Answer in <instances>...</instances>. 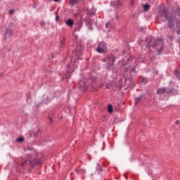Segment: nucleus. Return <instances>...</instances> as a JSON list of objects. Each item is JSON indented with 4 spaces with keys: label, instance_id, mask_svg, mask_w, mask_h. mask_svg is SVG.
Wrapping results in <instances>:
<instances>
[{
    "label": "nucleus",
    "instance_id": "1",
    "mask_svg": "<svg viewBox=\"0 0 180 180\" xmlns=\"http://www.w3.org/2000/svg\"><path fill=\"white\" fill-rule=\"evenodd\" d=\"M82 51H84V45H82L81 42H77L76 46L72 49V56L69 58L66 65V74L64 75L63 78L70 79V78H71V74L78 68V65H79V60H82L81 58Z\"/></svg>",
    "mask_w": 180,
    "mask_h": 180
},
{
    "label": "nucleus",
    "instance_id": "2",
    "mask_svg": "<svg viewBox=\"0 0 180 180\" xmlns=\"http://www.w3.org/2000/svg\"><path fill=\"white\" fill-rule=\"evenodd\" d=\"M157 18L162 22H167V27L170 30L174 29L176 26V34H180V18H178L174 13H169L168 8L165 6L160 8Z\"/></svg>",
    "mask_w": 180,
    "mask_h": 180
},
{
    "label": "nucleus",
    "instance_id": "3",
    "mask_svg": "<svg viewBox=\"0 0 180 180\" xmlns=\"http://www.w3.org/2000/svg\"><path fill=\"white\" fill-rule=\"evenodd\" d=\"M146 41L147 42L146 49H148V50H151V48L157 49V47L161 44L160 48L157 51V56L162 55V51H164V42H162V39L150 36L146 39Z\"/></svg>",
    "mask_w": 180,
    "mask_h": 180
},
{
    "label": "nucleus",
    "instance_id": "4",
    "mask_svg": "<svg viewBox=\"0 0 180 180\" xmlns=\"http://www.w3.org/2000/svg\"><path fill=\"white\" fill-rule=\"evenodd\" d=\"M27 156L30 159H27L22 162L21 167L25 168L26 165H30V168L27 169V172L31 174L33 172V168L36 167V165H41V158L39 157V155H35L34 158L30 154H27Z\"/></svg>",
    "mask_w": 180,
    "mask_h": 180
},
{
    "label": "nucleus",
    "instance_id": "5",
    "mask_svg": "<svg viewBox=\"0 0 180 180\" xmlns=\"http://www.w3.org/2000/svg\"><path fill=\"white\" fill-rule=\"evenodd\" d=\"M96 84V80L93 78H82L79 82L80 88H82L84 91H88V89H92Z\"/></svg>",
    "mask_w": 180,
    "mask_h": 180
},
{
    "label": "nucleus",
    "instance_id": "6",
    "mask_svg": "<svg viewBox=\"0 0 180 180\" xmlns=\"http://www.w3.org/2000/svg\"><path fill=\"white\" fill-rule=\"evenodd\" d=\"M97 53L100 54H106L108 51V45L105 41H99L96 48Z\"/></svg>",
    "mask_w": 180,
    "mask_h": 180
},
{
    "label": "nucleus",
    "instance_id": "7",
    "mask_svg": "<svg viewBox=\"0 0 180 180\" xmlns=\"http://www.w3.org/2000/svg\"><path fill=\"white\" fill-rule=\"evenodd\" d=\"M136 67H137V65H129V67L123 68L122 71L124 74H127V72H129L130 75L132 74L137 75L138 72L136 71Z\"/></svg>",
    "mask_w": 180,
    "mask_h": 180
},
{
    "label": "nucleus",
    "instance_id": "8",
    "mask_svg": "<svg viewBox=\"0 0 180 180\" xmlns=\"http://www.w3.org/2000/svg\"><path fill=\"white\" fill-rule=\"evenodd\" d=\"M57 117V114L56 112L51 111L48 112V115L46 116L47 120H49V126H53L54 123H56V118Z\"/></svg>",
    "mask_w": 180,
    "mask_h": 180
},
{
    "label": "nucleus",
    "instance_id": "9",
    "mask_svg": "<svg viewBox=\"0 0 180 180\" xmlns=\"http://www.w3.org/2000/svg\"><path fill=\"white\" fill-rule=\"evenodd\" d=\"M147 99V96L146 94H141V95L139 97H135L134 99V104L135 106H137L140 102H144Z\"/></svg>",
    "mask_w": 180,
    "mask_h": 180
},
{
    "label": "nucleus",
    "instance_id": "10",
    "mask_svg": "<svg viewBox=\"0 0 180 180\" xmlns=\"http://www.w3.org/2000/svg\"><path fill=\"white\" fill-rule=\"evenodd\" d=\"M133 60H134V56H129L126 60H124V58H122V63L121 65V68H123V67L126 68L127 65H130V64L133 63Z\"/></svg>",
    "mask_w": 180,
    "mask_h": 180
},
{
    "label": "nucleus",
    "instance_id": "11",
    "mask_svg": "<svg viewBox=\"0 0 180 180\" xmlns=\"http://www.w3.org/2000/svg\"><path fill=\"white\" fill-rule=\"evenodd\" d=\"M51 101H53V97H51V96H47L46 94L43 95V98L40 103L41 105H49V103H50V102H51Z\"/></svg>",
    "mask_w": 180,
    "mask_h": 180
},
{
    "label": "nucleus",
    "instance_id": "12",
    "mask_svg": "<svg viewBox=\"0 0 180 180\" xmlns=\"http://www.w3.org/2000/svg\"><path fill=\"white\" fill-rule=\"evenodd\" d=\"M111 6H113V8H115V9H119L120 6H123V0L111 1Z\"/></svg>",
    "mask_w": 180,
    "mask_h": 180
},
{
    "label": "nucleus",
    "instance_id": "13",
    "mask_svg": "<svg viewBox=\"0 0 180 180\" xmlns=\"http://www.w3.org/2000/svg\"><path fill=\"white\" fill-rule=\"evenodd\" d=\"M67 38L63 35H61L60 37V47H61V49L64 48V47H67Z\"/></svg>",
    "mask_w": 180,
    "mask_h": 180
},
{
    "label": "nucleus",
    "instance_id": "14",
    "mask_svg": "<svg viewBox=\"0 0 180 180\" xmlns=\"http://www.w3.org/2000/svg\"><path fill=\"white\" fill-rule=\"evenodd\" d=\"M107 60H108L107 63H112L115 64V63L116 62V56H115L113 53H110L107 55Z\"/></svg>",
    "mask_w": 180,
    "mask_h": 180
},
{
    "label": "nucleus",
    "instance_id": "15",
    "mask_svg": "<svg viewBox=\"0 0 180 180\" xmlns=\"http://www.w3.org/2000/svg\"><path fill=\"white\" fill-rule=\"evenodd\" d=\"M84 15H82V11L81 9H78L77 12L74 14V18L78 19V18H80V20H82V18Z\"/></svg>",
    "mask_w": 180,
    "mask_h": 180
},
{
    "label": "nucleus",
    "instance_id": "16",
    "mask_svg": "<svg viewBox=\"0 0 180 180\" xmlns=\"http://www.w3.org/2000/svg\"><path fill=\"white\" fill-rule=\"evenodd\" d=\"M105 67L107 71H112V70L115 68V63L107 62V63L105 65Z\"/></svg>",
    "mask_w": 180,
    "mask_h": 180
},
{
    "label": "nucleus",
    "instance_id": "17",
    "mask_svg": "<svg viewBox=\"0 0 180 180\" xmlns=\"http://www.w3.org/2000/svg\"><path fill=\"white\" fill-rule=\"evenodd\" d=\"M167 92V87H161L156 90L157 95H164Z\"/></svg>",
    "mask_w": 180,
    "mask_h": 180
},
{
    "label": "nucleus",
    "instance_id": "18",
    "mask_svg": "<svg viewBox=\"0 0 180 180\" xmlns=\"http://www.w3.org/2000/svg\"><path fill=\"white\" fill-rule=\"evenodd\" d=\"M6 34L8 36L9 39H12V37H13V29L11 27L7 28L6 31Z\"/></svg>",
    "mask_w": 180,
    "mask_h": 180
},
{
    "label": "nucleus",
    "instance_id": "19",
    "mask_svg": "<svg viewBox=\"0 0 180 180\" xmlns=\"http://www.w3.org/2000/svg\"><path fill=\"white\" fill-rule=\"evenodd\" d=\"M173 12L180 18V7L179 6H174L173 8Z\"/></svg>",
    "mask_w": 180,
    "mask_h": 180
},
{
    "label": "nucleus",
    "instance_id": "20",
    "mask_svg": "<svg viewBox=\"0 0 180 180\" xmlns=\"http://www.w3.org/2000/svg\"><path fill=\"white\" fill-rule=\"evenodd\" d=\"M65 25H67L69 27H74V20L71 18H68L65 21Z\"/></svg>",
    "mask_w": 180,
    "mask_h": 180
},
{
    "label": "nucleus",
    "instance_id": "21",
    "mask_svg": "<svg viewBox=\"0 0 180 180\" xmlns=\"http://www.w3.org/2000/svg\"><path fill=\"white\" fill-rule=\"evenodd\" d=\"M34 137H40L41 136V130L40 129H37L33 131Z\"/></svg>",
    "mask_w": 180,
    "mask_h": 180
},
{
    "label": "nucleus",
    "instance_id": "22",
    "mask_svg": "<svg viewBox=\"0 0 180 180\" xmlns=\"http://www.w3.org/2000/svg\"><path fill=\"white\" fill-rule=\"evenodd\" d=\"M76 174H78V175H84L86 171L84 169H75Z\"/></svg>",
    "mask_w": 180,
    "mask_h": 180
},
{
    "label": "nucleus",
    "instance_id": "23",
    "mask_svg": "<svg viewBox=\"0 0 180 180\" xmlns=\"http://www.w3.org/2000/svg\"><path fill=\"white\" fill-rule=\"evenodd\" d=\"M86 25L87 27H89V30H94V27H92V21L91 20H86Z\"/></svg>",
    "mask_w": 180,
    "mask_h": 180
},
{
    "label": "nucleus",
    "instance_id": "24",
    "mask_svg": "<svg viewBox=\"0 0 180 180\" xmlns=\"http://www.w3.org/2000/svg\"><path fill=\"white\" fill-rule=\"evenodd\" d=\"M141 84H143V85H147V84H148V78L141 77Z\"/></svg>",
    "mask_w": 180,
    "mask_h": 180
},
{
    "label": "nucleus",
    "instance_id": "25",
    "mask_svg": "<svg viewBox=\"0 0 180 180\" xmlns=\"http://www.w3.org/2000/svg\"><path fill=\"white\" fill-rule=\"evenodd\" d=\"M96 170L97 171L98 174H101V172H103V169H102V166L99 165V163H97Z\"/></svg>",
    "mask_w": 180,
    "mask_h": 180
},
{
    "label": "nucleus",
    "instance_id": "26",
    "mask_svg": "<svg viewBox=\"0 0 180 180\" xmlns=\"http://www.w3.org/2000/svg\"><path fill=\"white\" fill-rule=\"evenodd\" d=\"M174 74V76L176 77V79L180 81V72L178 70H175Z\"/></svg>",
    "mask_w": 180,
    "mask_h": 180
},
{
    "label": "nucleus",
    "instance_id": "27",
    "mask_svg": "<svg viewBox=\"0 0 180 180\" xmlns=\"http://www.w3.org/2000/svg\"><path fill=\"white\" fill-rule=\"evenodd\" d=\"M174 92H175V89L172 88L166 90L167 95H173Z\"/></svg>",
    "mask_w": 180,
    "mask_h": 180
},
{
    "label": "nucleus",
    "instance_id": "28",
    "mask_svg": "<svg viewBox=\"0 0 180 180\" xmlns=\"http://www.w3.org/2000/svg\"><path fill=\"white\" fill-rule=\"evenodd\" d=\"M143 8L144 12H148V11H150V4H146L143 5Z\"/></svg>",
    "mask_w": 180,
    "mask_h": 180
},
{
    "label": "nucleus",
    "instance_id": "29",
    "mask_svg": "<svg viewBox=\"0 0 180 180\" xmlns=\"http://www.w3.org/2000/svg\"><path fill=\"white\" fill-rule=\"evenodd\" d=\"M108 113H113V105L112 104L108 105Z\"/></svg>",
    "mask_w": 180,
    "mask_h": 180
},
{
    "label": "nucleus",
    "instance_id": "30",
    "mask_svg": "<svg viewBox=\"0 0 180 180\" xmlns=\"http://www.w3.org/2000/svg\"><path fill=\"white\" fill-rule=\"evenodd\" d=\"M79 0H70L69 4L71 6H74L78 4Z\"/></svg>",
    "mask_w": 180,
    "mask_h": 180
},
{
    "label": "nucleus",
    "instance_id": "31",
    "mask_svg": "<svg viewBox=\"0 0 180 180\" xmlns=\"http://www.w3.org/2000/svg\"><path fill=\"white\" fill-rule=\"evenodd\" d=\"M23 141H25V137L23 136H20L17 139L18 143H23Z\"/></svg>",
    "mask_w": 180,
    "mask_h": 180
},
{
    "label": "nucleus",
    "instance_id": "32",
    "mask_svg": "<svg viewBox=\"0 0 180 180\" xmlns=\"http://www.w3.org/2000/svg\"><path fill=\"white\" fill-rule=\"evenodd\" d=\"M82 25H84V22H82V20H80L77 22L78 29H81V27H82Z\"/></svg>",
    "mask_w": 180,
    "mask_h": 180
},
{
    "label": "nucleus",
    "instance_id": "33",
    "mask_svg": "<svg viewBox=\"0 0 180 180\" xmlns=\"http://www.w3.org/2000/svg\"><path fill=\"white\" fill-rule=\"evenodd\" d=\"M39 25H40L41 27H44V26H46V22H44V20H41L39 22Z\"/></svg>",
    "mask_w": 180,
    "mask_h": 180
},
{
    "label": "nucleus",
    "instance_id": "34",
    "mask_svg": "<svg viewBox=\"0 0 180 180\" xmlns=\"http://www.w3.org/2000/svg\"><path fill=\"white\" fill-rule=\"evenodd\" d=\"M115 18L116 19V20H119L120 19V16H119V14L115 13Z\"/></svg>",
    "mask_w": 180,
    "mask_h": 180
},
{
    "label": "nucleus",
    "instance_id": "35",
    "mask_svg": "<svg viewBox=\"0 0 180 180\" xmlns=\"http://www.w3.org/2000/svg\"><path fill=\"white\" fill-rule=\"evenodd\" d=\"M130 81V84H131V86H132V88H134V86H136V84H134V83L132 82V80H129Z\"/></svg>",
    "mask_w": 180,
    "mask_h": 180
},
{
    "label": "nucleus",
    "instance_id": "36",
    "mask_svg": "<svg viewBox=\"0 0 180 180\" xmlns=\"http://www.w3.org/2000/svg\"><path fill=\"white\" fill-rule=\"evenodd\" d=\"M7 36H8V34H6V32H5V33H4V37L5 41H6V40H8V37H7Z\"/></svg>",
    "mask_w": 180,
    "mask_h": 180
},
{
    "label": "nucleus",
    "instance_id": "37",
    "mask_svg": "<svg viewBox=\"0 0 180 180\" xmlns=\"http://www.w3.org/2000/svg\"><path fill=\"white\" fill-rule=\"evenodd\" d=\"M9 13H10V15H13V13H15V10H13V9L10 10Z\"/></svg>",
    "mask_w": 180,
    "mask_h": 180
},
{
    "label": "nucleus",
    "instance_id": "38",
    "mask_svg": "<svg viewBox=\"0 0 180 180\" xmlns=\"http://www.w3.org/2000/svg\"><path fill=\"white\" fill-rule=\"evenodd\" d=\"M102 62H103V63H106V62H108V58H107V56H106L105 58H103V59L102 60Z\"/></svg>",
    "mask_w": 180,
    "mask_h": 180
},
{
    "label": "nucleus",
    "instance_id": "39",
    "mask_svg": "<svg viewBox=\"0 0 180 180\" xmlns=\"http://www.w3.org/2000/svg\"><path fill=\"white\" fill-rule=\"evenodd\" d=\"M130 5L134 6V0H131Z\"/></svg>",
    "mask_w": 180,
    "mask_h": 180
},
{
    "label": "nucleus",
    "instance_id": "40",
    "mask_svg": "<svg viewBox=\"0 0 180 180\" xmlns=\"http://www.w3.org/2000/svg\"><path fill=\"white\" fill-rule=\"evenodd\" d=\"M146 27H141V32H146Z\"/></svg>",
    "mask_w": 180,
    "mask_h": 180
},
{
    "label": "nucleus",
    "instance_id": "41",
    "mask_svg": "<svg viewBox=\"0 0 180 180\" xmlns=\"http://www.w3.org/2000/svg\"><path fill=\"white\" fill-rule=\"evenodd\" d=\"M59 19H60V16L56 15V22H58Z\"/></svg>",
    "mask_w": 180,
    "mask_h": 180
},
{
    "label": "nucleus",
    "instance_id": "42",
    "mask_svg": "<svg viewBox=\"0 0 180 180\" xmlns=\"http://www.w3.org/2000/svg\"><path fill=\"white\" fill-rule=\"evenodd\" d=\"M109 25H110V22H107V23L105 24V27L108 28V26H109Z\"/></svg>",
    "mask_w": 180,
    "mask_h": 180
},
{
    "label": "nucleus",
    "instance_id": "43",
    "mask_svg": "<svg viewBox=\"0 0 180 180\" xmlns=\"http://www.w3.org/2000/svg\"><path fill=\"white\" fill-rule=\"evenodd\" d=\"M175 123H176V124H180V121L179 120H176V121H175Z\"/></svg>",
    "mask_w": 180,
    "mask_h": 180
},
{
    "label": "nucleus",
    "instance_id": "44",
    "mask_svg": "<svg viewBox=\"0 0 180 180\" xmlns=\"http://www.w3.org/2000/svg\"><path fill=\"white\" fill-rule=\"evenodd\" d=\"M55 9H56V7H51V11H54Z\"/></svg>",
    "mask_w": 180,
    "mask_h": 180
},
{
    "label": "nucleus",
    "instance_id": "45",
    "mask_svg": "<svg viewBox=\"0 0 180 180\" xmlns=\"http://www.w3.org/2000/svg\"><path fill=\"white\" fill-rule=\"evenodd\" d=\"M32 150H33V148H27V150H28V151H29V150H30V151H32Z\"/></svg>",
    "mask_w": 180,
    "mask_h": 180
},
{
    "label": "nucleus",
    "instance_id": "46",
    "mask_svg": "<svg viewBox=\"0 0 180 180\" xmlns=\"http://www.w3.org/2000/svg\"><path fill=\"white\" fill-rule=\"evenodd\" d=\"M53 2H60V0H53Z\"/></svg>",
    "mask_w": 180,
    "mask_h": 180
},
{
    "label": "nucleus",
    "instance_id": "47",
    "mask_svg": "<svg viewBox=\"0 0 180 180\" xmlns=\"http://www.w3.org/2000/svg\"><path fill=\"white\" fill-rule=\"evenodd\" d=\"M82 2V4H84V0H79V2Z\"/></svg>",
    "mask_w": 180,
    "mask_h": 180
},
{
    "label": "nucleus",
    "instance_id": "48",
    "mask_svg": "<svg viewBox=\"0 0 180 180\" xmlns=\"http://www.w3.org/2000/svg\"><path fill=\"white\" fill-rule=\"evenodd\" d=\"M105 89H109V86H106Z\"/></svg>",
    "mask_w": 180,
    "mask_h": 180
},
{
    "label": "nucleus",
    "instance_id": "49",
    "mask_svg": "<svg viewBox=\"0 0 180 180\" xmlns=\"http://www.w3.org/2000/svg\"><path fill=\"white\" fill-rule=\"evenodd\" d=\"M67 60H68V58H65V61H67Z\"/></svg>",
    "mask_w": 180,
    "mask_h": 180
},
{
    "label": "nucleus",
    "instance_id": "50",
    "mask_svg": "<svg viewBox=\"0 0 180 180\" xmlns=\"http://www.w3.org/2000/svg\"><path fill=\"white\" fill-rule=\"evenodd\" d=\"M101 179L106 180V179H105V178H103V177Z\"/></svg>",
    "mask_w": 180,
    "mask_h": 180
}]
</instances>
